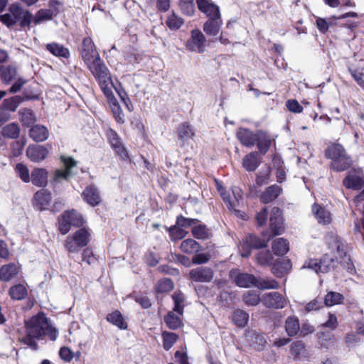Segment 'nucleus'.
Segmentation results:
<instances>
[{
    "label": "nucleus",
    "instance_id": "nucleus-1",
    "mask_svg": "<svg viewBox=\"0 0 364 364\" xmlns=\"http://www.w3.org/2000/svg\"><path fill=\"white\" fill-rule=\"evenodd\" d=\"M229 277L236 286L240 288L257 287L259 289H275L279 287L278 282L274 279L270 282L260 281L254 274L247 272H239L237 269H232L229 272Z\"/></svg>",
    "mask_w": 364,
    "mask_h": 364
},
{
    "label": "nucleus",
    "instance_id": "nucleus-2",
    "mask_svg": "<svg viewBox=\"0 0 364 364\" xmlns=\"http://www.w3.org/2000/svg\"><path fill=\"white\" fill-rule=\"evenodd\" d=\"M326 241L329 249L336 250L340 258V264L350 274H356V269L348 252V245L336 233L328 232Z\"/></svg>",
    "mask_w": 364,
    "mask_h": 364
},
{
    "label": "nucleus",
    "instance_id": "nucleus-3",
    "mask_svg": "<svg viewBox=\"0 0 364 364\" xmlns=\"http://www.w3.org/2000/svg\"><path fill=\"white\" fill-rule=\"evenodd\" d=\"M9 13L0 15V21L10 28L19 22L21 28L30 27L33 14L24 10L19 4H11L9 7Z\"/></svg>",
    "mask_w": 364,
    "mask_h": 364
},
{
    "label": "nucleus",
    "instance_id": "nucleus-4",
    "mask_svg": "<svg viewBox=\"0 0 364 364\" xmlns=\"http://www.w3.org/2000/svg\"><path fill=\"white\" fill-rule=\"evenodd\" d=\"M267 235L268 230L262 232V239L255 234H247L240 247L241 257L247 258L251 255L253 249L261 250L267 247L269 242L272 240Z\"/></svg>",
    "mask_w": 364,
    "mask_h": 364
},
{
    "label": "nucleus",
    "instance_id": "nucleus-5",
    "mask_svg": "<svg viewBox=\"0 0 364 364\" xmlns=\"http://www.w3.org/2000/svg\"><path fill=\"white\" fill-rule=\"evenodd\" d=\"M85 223L83 215L75 209L63 211L58 218V230L61 235L68 234L71 227L82 228Z\"/></svg>",
    "mask_w": 364,
    "mask_h": 364
},
{
    "label": "nucleus",
    "instance_id": "nucleus-6",
    "mask_svg": "<svg viewBox=\"0 0 364 364\" xmlns=\"http://www.w3.org/2000/svg\"><path fill=\"white\" fill-rule=\"evenodd\" d=\"M90 241V233L86 228H80L72 236L68 235L64 241V247L69 254L78 253L87 246Z\"/></svg>",
    "mask_w": 364,
    "mask_h": 364
},
{
    "label": "nucleus",
    "instance_id": "nucleus-7",
    "mask_svg": "<svg viewBox=\"0 0 364 364\" xmlns=\"http://www.w3.org/2000/svg\"><path fill=\"white\" fill-rule=\"evenodd\" d=\"M49 320L43 313H38L25 321L26 334L42 340L46 335V326Z\"/></svg>",
    "mask_w": 364,
    "mask_h": 364
},
{
    "label": "nucleus",
    "instance_id": "nucleus-8",
    "mask_svg": "<svg viewBox=\"0 0 364 364\" xmlns=\"http://www.w3.org/2000/svg\"><path fill=\"white\" fill-rule=\"evenodd\" d=\"M60 161L63 164L65 169L58 168L53 172L50 178V183L53 186L54 191L62 181H68L73 175L72 168L77 164V161L71 156H60Z\"/></svg>",
    "mask_w": 364,
    "mask_h": 364
},
{
    "label": "nucleus",
    "instance_id": "nucleus-9",
    "mask_svg": "<svg viewBox=\"0 0 364 364\" xmlns=\"http://www.w3.org/2000/svg\"><path fill=\"white\" fill-rule=\"evenodd\" d=\"M269 230L268 236L272 239L274 237L280 235L284 232L283 210L274 206L272 208L269 218Z\"/></svg>",
    "mask_w": 364,
    "mask_h": 364
},
{
    "label": "nucleus",
    "instance_id": "nucleus-10",
    "mask_svg": "<svg viewBox=\"0 0 364 364\" xmlns=\"http://www.w3.org/2000/svg\"><path fill=\"white\" fill-rule=\"evenodd\" d=\"M206 38L203 33L198 29L191 31V36L186 43L187 49L192 52L203 53L205 50Z\"/></svg>",
    "mask_w": 364,
    "mask_h": 364
},
{
    "label": "nucleus",
    "instance_id": "nucleus-11",
    "mask_svg": "<svg viewBox=\"0 0 364 364\" xmlns=\"http://www.w3.org/2000/svg\"><path fill=\"white\" fill-rule=\"evenodd\" d=\"M188 277L193 282L208 283L214 277V270L209 267H198L189 271Z\"/></svg>",
    "mask_w": 364,
    "mask_h": 364
},
{
    "label": "nucleus",
    "instance_id": "nucleus-12",
    "mask_svg": "<svg viewBox=\"0 0 364 364\" xmlns=\"http://www.w3.org/2000/svg\"><path fill=\"white\" fill-rule=\"evenodd\" d=\"M245 338L249 345L257 351H262L265 348L267 341L264 333L258 332L254 329L245 331Z\"/></svg>",
    "mask_w": 364,
    "mask_h": 364
},
{
    "label": "nucleus",
    "instance_id": "nucleus-13",
    "mask_svg": "<svg viewBox=\"0 0 364 364\" xmlns=\"http://www.w3.org/2000/svg\"><path fill=\"white\" fill-rule=\"evenodd\" d=\"M52 200V194L48 189L42 188L36 191L33 196V208L40 211L48 210V206Z\"/></svg>",
    "mask_w": 364,
    "mask_h": 364
},
{
    "label": "nucleus",
    "instance_id": "nucleus-14",
    "mask_svg": "<svg viewBox=\"0 0 364 364\" xmlns=\"http://www.w3.org/2000/svg\"><path fill=\"white\" fill-rule=\"evenodd\" d=\"M81 55L87 66L95 62V60L100 58L93 41L90 38H85L83 39Z\"/></svg>",
    "mask_w": 364,
    "mask_h": 364
},
{
    "label": "nucleus",
    "instance_id": "nucleus-15",
    "mask_svg": "<svg viewBox=\"0 0 364 364\" xmlns=\"http://www.w3.org/2000/svg\"><path fill=\"white\" fill-rule=\"evenodd\" d=\"M87 67L98 82L105 83L110 81L111 77L109 70L100 58L95 60Z\"/></svg>",
    "mask_w": 364,
    "mask_h": 364
},
{
    "label": "nucleus",
    "instance_id": "nucleus-16",
    "mask_svg": "<svg viewBox=\"0 0 364 364\" xmlns=\"http://www.w3.org/2000/svg\"><path fill=\"white\" fill-rule=\"evenodd\" d=\"M272 273L277 278H282L289 274L292 268L291 259L287 257H279L274 259L272 265Z\"/></svg>",
    "mask_w": 364,
    "mask_h": 364
},
{
    "label": "nucleus",
    "instance_id": "nucleus-17",
    "mask_svg": "<svg viewBox=\"0 0 364 364\" xmlns=\"http://www.w3.org/2000/svg\"><path fill=\"white\" fill-rule=\"evenodd\" d=\"M262 303L268 308L279 309L284 307L286 301L280 293L272 291L263 296Z\"/></svg>",
    "mask_w": 364,
    "mask_h": 364
},
{
    "label": "nucleus",
    "instance_id": "nucleus-18",
    "mask_svg": "<svg viewBox=\"0 0 364 364\" xmlns=\"http://www.w3.org/2000/svg\"><path fill=\"white\" fill-rule=\"evenodd\" d=\"M81 196L84 201L92 207H95L101 203V198L97 188L94 185L87 186Z\"/></svg>",
    "mask_w": 364,
    "mask_h": 364
},
{
    "label": "nucleus",
    "instance_id": "nucleus-19",
    "mask_svg": "<svg viewBox=\"0 0 364 364\" xmlns=\"http://www.w3.org/2000/svg\"><path fill=\"white\" fill-rule=\"evenodd\" d=\"M121 138H109V142L114 150L115 155L118 156L121 160L131 163L129 151L127 147L120 141Z\"/></svg>",
    "mask_w": 364,
    "mask_h": 364
},
{
    "label": "nucleus",
    "instance_id": "nucleus-20",
    "mask_svg": "<svg viewBox=\"0 0 364 364\" xmlns=\"http://www.w3.org/2000/svg\"><path fill=\"white\" fill-rule=\"evenodd\" d=\"M262 158L257 151H252L242 159V166L248 172L255 171L261 164Z\"/></svg>",
    "mask_w": 364,
    "mask_h": 364
},
{
    "label": "nucleus",
    "instance_id": "nucleus-21",
    "mask_svg": "<svg viewBox=\"0 0 364 364\" xmlns=\"http://www.w3.org/2000/svg\"><path fill=\"white\" fill-rule=\"evenodd\" d=\"M282 193V188L277 184L267 187L262 193L259 200L263 204H268L277 199Z\"/></svg>",
    "mask_w": 364,
    "mask_h": 364
},
{
    "label": "nucleus",
    "instance_id": "nucleus-22",
    "mask_svg": "<svg viewBox=\"0 0 364 364\" xmlns=\"http://www.w3.org/2000/svg\"><path fill=\"white\" fill-rule=\"evenodd\" d=\"M48 171L43 168H35L31 173V181L35 186L44 188L48 185Z\"/></svg>",
    "mask_w": 364,
    "mask_h": 364
},
{
    "label": "nucleus",
    "instance_id": "nucleus-23",
    "mask_svg": "<svg viewBox=\"0 0 364 364\" xmlns=\"http://www.w3.org/2000/svg\"><path fill=\"white\" fill-rule=\"evenodd\" d=\"M48 154V149L41 145H30L26 149L28 157L33 162H39L44 160Z\"/></svg>",
    "mask_w": 364,
    "mask_h": 364
},
{
    "label": "nucleus",
    "instance_id": "nucleus-24",
    "mask_svg": "<svg viewBox=\"0 0 364 364\" xmlns=\"http://www.w3.org/2000/svg\"><path fill=\"white\" fill-rule=\"evenodd\" d=\"M353 164L352 158L346 152L341 156L331 161L330 168L336 172H343L349 169Z\"/></svg>",
    "mask_w": 364,
    "mask_h": 364
},
{
    "label": "nucleus",
    "instance_id": "nucleus-25",
    "mask_svg": "<svg viewBox=\"0 0 364 364\" xmlns=\"http://www.w3.org/2000/svg\"><path fill=\"white\" fill-rule=\"evenodd\" d=\"M343 184L347 189L358 191L364 187V179L363 177L349 171L344 178Z\"/></svg>",
    "mask_w": 364,
    "mask_h": 364
},
{
    "label": "nucleus",
    "instance_id": "nucleus-26",
    "mask_svg": "<svg viewBox=\"0 0 364 364\" xmlns=\"http://www.w3.org/2000/svg\"><path fill=\"white\" fill-rule=\"evenodd\" d=\"M222 24V19H208L204 23L203 29L208 36L215 38L219 34Z\"/></svg>",
    "mask_w": 364,
    "mask_h": 364
},
{
    "label": "nucleus",
    "instance_id": "nucleus-27",
    "mask_svg": "<svg viewBox=\"0 0 364 364\" xmlns=\"http://www.w3.org/2000/svg\"><path fill=\"white\" fill-rule=\"evenodd\" d=\"M250 315L249 314L241 309H235L232 316V321L238 328H245L249 321Z\"/></svg>",
    "mask_w": 364,
    "mask_h": 364
},
{
    "label": "nucleus",
    "instance_id": "nucleus-28",
    "mask_svg": "<svg viewBox=\"0 0 364 364\" xmlns=\"http://www.w3.org/2000/svg\"><path fill=\"white\" fill-rule=\"evenodd\" d=\"M272 249L274 255L284 257L289 250V242L283 237L277 238L273 241Z\"/></svg>",
    "mask_w": 364,
    "mask_h": 364
},
{
    "label": "nucleus",
    "instance_id": "nucleus-29",
    "mask_svg": "<svg viewBox=\"0 0 364 364\" xmlns=\"http://www.w3.org/2000/svg\"><path fill=\"white\" fill-rule=\"evenodd\" d=\"M106 319L108 322L116 326L121 330H126L128 324L124 320L122 314L119 310H115L107 315Z\"/></svg>",
    "mask_w": 364,
    "mask_h": 364
},
{
    "label": "nucleus",
    "instance_id": "nucleus-30",
    "mask_svg": "<svg viewBox=\"0 0 364 364\" xmlns=\"http://www.w3.org/2000/svg\"><path fill=\"white\" fill-rule=\"evenodd\" d=\"M17 75V68L15 65H0V78L5 84L10 83Z\"/></svg>",
    "mask_w": 364,
    "mask_h": 364
},
{
    "label": "nucleus",
    "instance_id": "nucleus-31",
    "mask_svg": "<svg viewBox=\"0 0 364 364\" xmlns=\"http://www.w3.org/2000/svg\"><path fill=\"white\" fill-rule=\"evenodd\" d=\"M285 331L289 337L297 335L300 330L299 320L296 316H288L285 321Z\"/></svg>",
    "mask_w": 364,
    "mask_h": 364
},
{
    "label": "nucleus",
    "instance_id": "nucleus-32",
    "mask_svg": "<svg viewBox=\"0 0 364 364\" xmlns=\"http://www.w3.org/2000/svg\"><path fill=\"white\" fill-rule=\"evenodd\" d=\"M180 249L183 252L191 255L200 252L202 250V247L195 240L188 238L182 241L180 245Z\"/></svg>",
    "mask_w": 364,
    "mask_h": 364
},
{
    "label": "nucleus",
    "instance_id": "nucleus-33",
    "mask_svg": "<svg viewBox=\"0 0 364 364\" xmlns=\"http://www.w3.org/2000/svg\"><path fill=\"white\" fill-rule=\"evenodd\" d=\"M9 295L12 300L21 301L27 296L28 290L24 285L17 284L9 288Z\"/></svg>",
    "mask_w": 364,
    "mask_h": 364
},
{
    "label": "nucleus",
    "instance_id": "nucleus-34",
    "mask_svg": "<svg viewBox=\"0 0 364 364\" xmlns=\"http://www.w3.org/2000/svg\"><path fill=\"white\" fill-rule=\"evenodd\" d=\"M18 273V267L14 263H9L0 268V279L5 282L10 281Z\"/></svg>",
    "mask_w": 364,
    "mask_h": 364
},
{
    "label": "nucleus",
    "instance_id": "nucleus-35",
    "mask_svg": "<svg viewBox=\"0 0 364 364\" xmlns=\"http://www.w3.org/2000/svg\"><path fill=\"white\" fill-rule=\"evenodd\" d=\"M164 321L171 330H177L183 326L181 318L173 311H168L164 316Z\"/></svg>",
    "mask_w": 364,
    "mask_h": 364
},
{
    "label": "nucleus",
    "instance_id": "nucleus-36",
    "mask_svg": "<svg viewBox=\"0 0 364 364\" xmlns=\"http://www.w3.org/2000/svg\"><path fill=\"white\" fill-rule=\"evenodd\" d=\"M193 237L198 240H206L210 238L211 233L205 224H196L191 229Z\"/></svg>",
    "mask_w": 364,
    "mask_h": 364
},
{
    "label": "nucleus",
    "instance_id": "nucleus-37",
    "mask_svg": "<svg viewBox=\"0 0 364 364\" xmlns=\"http://www.w3.org/2000/svg\"><path fill=\"white\" fill-rule=\"evenodd\" d=\"M346 150L343 146L337 143L332 144L328 146L325 150V156L327 159L331 160V161H334L337 158L341 156L343 154L346 153Z\"/></svg>",
    "mask_w": 364,
    "mask_h": 364
},
{
    "label": "nucleus",
    "instance_id": "nucleus-38",
    "mask_svg": "<svg viewBox=\"0 0 364 364\" xmlns=\"http://www.w3.org/2000/svg\"><path fill=\"white\" fill-rule=\"evenodd\" d=\"M24 98L20 95H15L3 100L1 106L8 112H15L18 107L23 102Z\"/></svg>",
    "mask_w": 364,
    "mask_h": 364
},
{
    "label": "nucleus",
    "instance_id": "nucleus-39",
    "mask_svg": "<svg viewBox=\"0 0 364 364\" xmlns=\"http://www.w3.org/2000/svg\"><path fill=\"white\" fill-rule=\"evenodd\" d=\"M46 47V49L55 56L65 58H68L70 57L69 50L67 48H65L63 45L57 43H48Z\"/></svg>",
    "mask_w": 364,
    "mask_h": 364
},
{
    "label": "nucleus",
    "instance_id": "nucleus-40",
    "mask_svg": "<svg viewBox=\"0 0 364 364\" xmlns=\"http://www.w3.org/2000/svg\"><path fill=\"white\" fill-rule=\"evenodd\" d=\"M166 230L169 234L171 241H176L182 240L186 236L188 232L176 223L175 225L170 227H166Z\"/></svg>",
    "mask_w": 364,
    "mask_h": 364
},
{
    "label": "nucleus",
    "instance_id": "nucleus-41",
    "mask_svg": "<svg viewBox=\"0 0 364 364\" xmlns=\"http://www.w3.org/2000/svg\"><path fill=\"white\" fill-rule=\"evenodd\" d=\"M18 114H20L21 120L24 126L32 127L36 121L35 113L29 108L21 109Z\"/></svg>",
    "mask_w": 364,
    "mask_h": 364
},
{
    "label": "nucleus",
    "instance_id": "nucleus-42",
    "mask_svg": "<svg viewBox=\"0 0 364 364\" xmlns=\"http://www.w3.org/2000/svg\"><path fill=\"white\" fill-rule=\"evenodd\" d=\"M305 351V344L302 341H296L291 344L290 353L294 361L301 360Z\"/></svg>",
    "mask_w": 364,
    "mask_h": 364
},
{
    "label": "nucleus",
    "instance_id": "nucleus-43",
    "mask_svg": "<svg viewBox=\"0 0 364 364\" xmlns=\"http://www.w3.org/2000/svg\"><path fill=\"white\" fill-rule=\"evenodd\" d=\"M344 296L341 293L330 291L324 297V304L326 306H333L343 303Z\"/></svg>",
    "mask_w": 364,
    "mask_h": 364
},
{
    "label": "nucleus",
    "instance_id": "nucleus-44",
    "mask_svg": "<svg viewBox=\"0 0 364 364\" xmlns=\"http://www.w3.org/2000/svg\"><path fill=\"white\" fill-rule=\"evenodd\" d=\"M313 211L314 212L315 215L319 223H323L326 225L331 223L329 212L327 211L321 205H318L316 203H315L313 206Z\"/></svg>",
    "mask_w": 364,
    "mask_h": 364
},
{
    "label": "nucleus",
    "instance_id": "nucleus-45",
    "mask_svg": "<svg viewBox=\"0 0 364 364\" xmlns=\"http://www.w3.org/2000/svg\"><path fill=\"white\" fill-rule=\"evenodd\" d=\"M174 287L173 282L170 278H164L159 279L155 287L156 294L168 293L173 290Z\"/></svg>",
    "mask_w": 364,
    "mask_h": 364
},
{
    "label": "nucleus",
    "instance_id": "nucleus-46",
    "mask_svg": "<svg viewBox=\"0 0 364 364\" xmlns=\"http://www.w3.org/2000/svg\"><path fill=\"white\" fill-rule=\"evenodd\" d=\"M319 262H321L323 273H327L329 271L334 269L338 264V261L336 258H333L328 255H323L319 259Z\"/></svg>",
    "mask_w": 364,
    "mask_h": 364
},
{
    "label": "nucleus",
    "instance_id": "nucleus-47",
    "mask_svg": "<svg viewBox=\"0 0 364 364\" xmlns=\"http://www.w3.org/2000/svg\"><path fill=\"white\" fill-rule=\"evenodd\" d=\"M183 23V19L174 12L169 14L166 21L167 27L171 31H176L179 29Z\"/></svg>",
    "mask_w": 364,
    "mask_h": 364
},
{
    "label": "nucleus",
    "instance_id": "nucleus-48",
    "mask_svg": "<svg viewBox=\"0 0 364 364\" xmlns=\"http://www.w3.org/2000/svg\"><path fill=\"white\" fill-rule=\"evenodd\" d=\"M256 259L262 266H271L274 261L272 253L269 250L258 252L256 255Z\"/></svg>",
    "mask_w": 364,
    "mask_h": 364
},
{
    "label": "nucleus",
    "instance_id": "nucleus-49",
    "mask_svg": "<svg viewBox=\"0 0 364 364\" xmlns=\"http://www.w3.org/2000/svg\"><path fill=\"white\" fill-rule=\"evenodd\" d=\"M53 16V11L52 10L41 9L36 12L35 16L33 15L32 22L38 25L44 21L51 20Z\"/></svg>",
    "mask_w": 364,
    "mask_h": 364
},
{
    "label": "nucleus",
    "instance_id": "nucleus-50",
    "mask_svg": "<svg viewBox=\"0 0 364 364\" xmlns=\"http://www.w3.org/2000/svg\"><path fill=\"white\" fill-rule=\"evenodd\" d=\"M82 252L80 256L77 257L76 259L74 256H72L73 259L75 260H80L81 262H86L88 264H92L97 262V258L93 253L92 250L90 247H83Z\"/></svg>",
    "mask_w": 364,
    "mask_h": 364
},
{
    "label": "nucleus",
    "instance_id": "nucleus-51",
    "mask_svg": "<svg viewBox=\"0 0 364 364\" xmlns=\"http://www.w3.org/2000/svg\"><path fill=\"white\" fill-rule=\"evenodd\" d=\"M161 336L163 339V347L165 350H170L178 338L176 333L169 331H164Z\"/></svg>",
    "mask_w": 364,
    "mask_h": 364
},
{
    "label": "nucleus",
    "instance_id": "nucleus-52",
    "mask_svg": "<svg viewBox=\"0 0 364 364\" xmlns=\"http://www.w3.org/2000/svg\"><path fill=\"white\" fill-rule=\"evenodd\" d=\"M109 104L112 109V112L116 121L118 123L123 124L125 121L124 114H123V112L117 100H114V101H110Z\"/></svg>",
    "mask_w": 364,
    "mask_h": 364
},
{
    "label": "nucleus",
    "instance_id": "nucleus-53",
    "mask_svg": "<svg viewBox=\"0 0 364 364\" xmlns=\"http://www.w3.org/2000/svg\"><path fill=\"white\" fill-rule=\"evenodd\" d=\"M18 176L24 183L31 181V175L28 167L23 163H18L15 168Z\"/></svg>",
    "mask_w": 364,
    "mask_h": 364
},
{
    "label": "nucleus",
    "instance_id": "nucleus-54",
    "mask_svg": "<svg viewBox=\"0 0 364 364\" xmlns=\"http://www.w3.org/2000/svg\"><path fill=\"white\" fill-rule=\"evenodd\" d=\"M243 301L247 306H255L259 304L260 297L257 293L250 291L243 295Z\"/></svg>",
    "mask_w": 364,
    "mask_h": 364
},
{
    "label": "nucleus",
    "instance_id": "nucleus-55",
    "mask_svg": "<svg viewBox=\"0 0 364 364\" xmlns=\"http://www.w3.org/2000/svg\"><path fill=\"white\" fill-rule=\"evenodd\" d=\"M270 171L271 169L269 167L267 168L265 170H261L259 171V173L257 174L255 180L256 183L258 186H262L269 183Z\"/></svg>",
    "mask_w": 364,
    "mask_h": 364
},
{
    "label": "nucleus",
    "instance_id": "nucleus-56",
    "mask_svg": "<svg viewBox=\"0 0 364 364\" xmlns=\"http://www.w3.org/2000/svg\"><path fill=\"white\" fill-rule=\"evenodd\" d=\"M20 128L16 123H11L3 129L4 136H19Z\"/></svg>",
    "mask_w": 364,
    "mask_h": 364
},
{
    "label": "nucleus",
    "instance_id": "nucleus-57",
    "mask_svg": "<svg viewBox=\"0 0 364 364\" xmlns=\"http://www.w3.org/2000/svg\"><path fill=\"white\" fill-rule=\"evenodd\" d=\"M198 222V219L186 218L182 215H179L176 218L177 225H181L183 228H187L193 225L195 226Z\"/></svg>",
    "mask_w": 364,
    "mask_h": 364
},
{
    "label": "nucleus",
    "instance_id": "nucleus-58",
    "mask_svg": "<svg viewBox=\"0 0 364 364\" xmlns=\"http://www.w3.org/2000/svg\"><path fill=\"white\" fill-rule=\"evenodd\" d=\"M48 135V129L41 124L32 126L30 129L29 136H47Z\"/></svg>",
    "mask_w": 364,
    "mask_h": 364
},
{
    "label": "nucleus",
    "instance_id": "nucleus-59",
    "mask_svg": "<svg viewBox=\"0 0 364 364\" xmlns=\"http://www.w3.org/2000/svg\"><path fill=\"white\" fill-rule=\"evenodd\" d=\"M272 144L271 138H267V139H257V147L259 150L260 156L265 155Z\"/></svg>",
    "mask_w": 364,
    "mask_h": 364
},
{
    "label": "nucleus",
    "instance_id": "nucleus-60",
    "mask_svg": "<svg viewBox=\"0 0 364 364\" xmlns=\"http://www.w3.org/2000/svg\"><path fill=\"white\" fill-rule=\"evenodd\" d=\"M209 19H221L219 7L213 4H210L203 11Z\"/></svg>",
    "mask_w": 364,
    "mask_h": 364
},
{
    "label": "nucleus",
    "instance_id": "nucleus-61",
    "mask_svg": "<svg viewBox=\"0 0 364 364\" xmlns=\"http://www.w3.org/2000/svg\"><path fill=\"white\" fill-rule=\"evenodd\" d=\"M210 259V255L206 252L195 253L192 257V263L193 264H203L207 263Z\"/></svg>",
    "mask_w": 364,
    "mask_h": 364
},
{
    "label": "nucleus",
    "instance_id": "nucleus-62",
    "mask_svg": "<svg viewBox=\"0 0 364 364\" xmlns=\"http://www.w3.org/2000/svg\"><path fill=\"white\" fill-rule=\"evenodd\" d=\"M178 136H193L195 135V132L188 123L185 122L178 127Z\"/></svg>",
    "mask_w": 364,
    "mask_h": 364
},
{
    "label": "nucleus",
    "instance_id": "nucleus-63",
    "mask_svg": "<svg viewBox=\"0 0 364 364\" xmlns=\"http://www.w3.org/2000/svg\"><path fill=\"white\" fill-rule=\"evenodd\" d=\"M21 140L16 141L12 144V155L14 157L20 156L26 143V138H20Z\"/></svg>",
    "mask_w": 364,
    "mask_h": 364
},
{
    "label": "nucleus",
    "instance_id": "nucleus-64",
    "mask_svg": "<svg viewBox=\"0 0 364 364\" xmlns=\"http://www.w3.org/2000/svg\"><path fill=\"white\" fill-rule=\"evenodd\" d=\"M269 210L267 207H263L259 212H258L255 215V220L257 225L259 227H262L265 225L267 217H268Z\"/></svg>",
    "mask_w": 364,
    "mask_h": 364
}]
</instances>
